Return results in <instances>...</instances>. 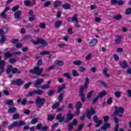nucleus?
<instances>
[{"label": "nucleus", "instance_id": "nucleus-18", "mask_svg": "<svg viewBox=\"0 0 131 131\" xmlns=\"http://www.w3.org/2000/svg\"><path fill=\"white\" fill-rule=\"evenodd\" d=\"M119 64L121 66L122 68H123V69H125L128 67V65H127V63H126V61H120Z\"/></svg>", "mask_w": 131, "mask_h": 131}, {"label": "nucleus", "instance_id": "nucleus-17", "mask_svg": "<svg viewBox=\"0 0 131 131\" xmlns=\"http://www.w3.org/2000/svg\"><path fill=\"white\" fill-rule=\"evenodd\" d=\"M97 43H98V39L97 38H93L89 42V45L90 47H95Z\"/></svg>", "mask_w": 131, "mask_h": 131}, {"label": "nucleus", "instance_id": "nucleus-62", "mask_svg": "<svg viewBox=\"0 0 131 131\" xmlns=\"http://www.w3.org/2000/svg\"><path fill=\"white\" fill-rule=\"evenodd\" d=\"M24 113L26 115H29L30 114V110H24Z\"/></svg>", "mask_w": 131, "mask_h": 131}, {"label": "nucleus", "instance_id": "nucleus-39", "mask_svg": "<svg viewBox=\"0 0 131 131\" xmlns=\"http://www.w3.org/2000/svg\"><path fill=\"white\" fill-rule=\"evenodd\" d=\"M62 86H59L58 88V91H57V93L58 94H59L60 92H62V91L63 90H64V89L65 88V84H62Z\"/></svg>", "mask_w": 131, "mask_h": 131}, {"label": "nucleus", "instance_id": "nucleus-31", "mask_svg": "<svg viewBox=\"0 0 131 131\" xmlns=\"http://www.w3.org/2000/svg\"><path fill=\"white\" fill-rule=\"evenodd\" d=\"M55 64L58 65V66H63V65H64V61L57 60L55 61Z\"/></svg>", "mask_w": 131, "mask_h": 131}, {"label": "nucleus", "instance_id": "nucleus-3", "mask_svg": "<svg viewBox=\"0 0 131 131\" xmlns=\"http://www.w3.org/2000/svg\"><path fill=\"white\" fill-rule=\"evenodd\" d=\"M36 103V108L37 109H39L41 108L45 103H46V99L45 98H40L39 97H37L35 100Z\"/></svg>", "mask_w": 131, "mask_h": 131}, {"label": "nucleus", "instance_id": "nucleus-35", "mask_svg": "<svg viewBox=\"0 0 131 131\" xmlns=\"http://www.w3.org/2000/svg\"><path fill=\"white\" fill-rule=\"evenodd\" d=\"M82 106V104H81V102L78 101L76 103V109H80Z\"/></svg>", "mask_w": 131, "mask_h": 131}, {"label": "nucleus", "instance_id": "nucleus-42", "mask_svg": "<svg viewBox=\"0 0 131 131\" xmlns=\"http://www.w3.org/2000/svg\"><path fill=\"white\" fill-rule=\"evenodd\" d=\"M107 93H106V91H103L102 92H101L99 94H98V98H103V97H104V96H105V95Z\"/></svg>", "mask_w": 131, "mask_h": 131}, {"label": "nucleus", "instance_id": "nucleus-24", "mask_svg": "<svg viewBox=\"0 0 131 131\" xmlns=\"http://www.w3.org/2000/svg\"><path fill=\"white\" fill-rule=\"evenodd\" d=\"M107 71L108 69L107 68H104L103 69L102 74H103V75H104V76H105V77H110V75L108 73H107Z\"/></svg>", "mask_w": 131, "mask_h": 131}, {"label": "nucleus", "instance_id": "nucleus-57", "mask_svg": "<svg viewBox=\"0 0 131 131\" xmlns=\"http://www.w3.org/2000/svg\"><path fill=\"white\" fill-rule=\"evenodd\" d=\"M19 5H16V6L13 7L12 8L13 12H16V11H17V10L19 9Z\"/></svg>", "mask_w": 131, "mask_h": 131}, {"label": "nucleus", "instance_id": "nucleus-51", "mask_svg": "<svg viewBox=\"0 0 131 131\" xmlns=\"http://www.w3.org/2000/svg\"><path fill=\"white\" fill-rule=\"evenodd\" d=\"M72 74L73 76L75 77L78 76L79 75V74L77 73V71H76V70H73Z\"/></svg>", "mask_w": 131, "mask_h": 131}, {"label": "nucleus", "instance_id": "nucleus-49", "mask_svg": "<svg viewBox=\"0 0 131 131\" xmlns=\"http://www.w3.org/2000/svg\"><path fill=\"white\" fill-rule=\"evenodd\" d=\"M63 97H64V95L63 94V93H60L58 97V101L59 102H62V101H63Z\"/></svg>", "mask_w": 131, "mask_h": 131}, {"label": "nucleus", "instance_id": "nucleus-48", "mask_svg": "<svg viewBox=\"0 0 131 131\" xmlns=\"http://www.w3.org/2000/svg\"><path fill=\"white\" fill-rule=\"evenodd\" d=\"M40 54L42 56H45V55H50V54H51V52H50V51H45L40 52Z\"/></svg>", "mask_w": 131, "mask_h": 131}, {"label": "nucleus", "instance_id": "nucleus-58", "mask_svg": "<svg viewBox=\"0 0 131 131\" xmlns=\"http://www.w3.org/2000/svg\"><path fill=\"white\" fill-rule=\"evenodd\" d=\"M109 116H105L103 117V120L104 122H108V120H109Z\"/></svg>", "mask_w": 131, "mask_h": 131}, {"label": "nucleus", "instance_id": "nucleus-30", "mask_svg": "<svg viewBox=\"0 0 131 131\" xmlns=\"http://www.w3.org/2000/svg\"><path fill=\"white\" fill-rule=\"evenodd\" d=\"M12 73L13 74H15V73H17L18 74H19V73H21V72L19 70V69L17 68H14L11 71Z\"/></svg>", "mask_w": 131, "mask_h": 131}, {"label": "nucleus", "instance_id": "nucleus-63", "mask_svg": "<svg viewBox=\"0 0 131 131\" xmlns=\"http://www.w3.org/2000/svg\"><path fill=\"white\" fill-rule=\"evenodd\" d=\"M130 13H131V8H127L126 10V14L127 15H130Z\"/></svg>", "mask_w": 131, "mask_h": 131}, {"label": "nucleus", "instance_id": "nucleus-14", "mask_svg": "<svg viewBox=\"0 0 131 131\" xmlns=\"http://www.w3.org/2000/svg\"><path fill=\"white\" fill-rule=\"evenodd\" d=\"M56 119L59 120V122H63L65 119V115L62 116V114L59 113L56 116Z\"/></svg>", "mask_w": 131, "mask_h": 131}, {"label": "nucleus", "instance_id": "nucleus-45", "mask_svg": "<svg viewBox=\"0 0 131 131\" xmlns=\"http://www.w3.org/2000/svg\"><path fill=\"white\" fill-rule=\"evenodd\" d=\"M114 95L117 98H120L121 96V92L119 91H116L114 93Z\"/></svg>", "mask_w": 131, "mask_h": 131}, {"label": "nucleus", "instance_id": "nucleus-60", "mask_svg": "<svg viewBox=\"0 0 131 131\" xmlns=\"http://www.w3.org/2000/svg\"><path fill=\"white\" fill-rule=\"evenodd\" d=\"M54 93H55V90H49L48 93V96H53L54 95Z\"/></svg>", "mask_w": 131, "mask_h": 131}, {"label": "nucleus", "instance_id": "nucleus-56", "mask_svg": "<svg viewBox=\"0 0 131 131\" xmlns=\"http://www.w3.org/2000/svg\"><path fill=\"white\" fill-rule=\"evenodd\" d=\"M30 84H31V82H29L27 84H25L24 86V89H28V88L30 86Z\"/></svg>", "mask_w": 131, "mask_h": 131}, {"label": "nucleus", "instance_id": "nucleus-19", "mask_svg": "<svg viewBox=\"0 0 131 131\" xmlns=\"http://www.w3.org/2000/svg\"><path fill=\"white\" fill-rule=\"evenodd\" d=\"M71 111H69L68 112V114H67V118L69 120H72V119H73V117H74V114H71Z\"/></svg>", "mask_w": 131, "mask_h": 131}, {"label": "nucleus", "instance_id": "nucleus-32", "mask_svg": "<svg viewBox=\"0 0 131 131\" xmlns=\"http://www.w3.org/2000/svg\"><path fill=\"white\" fill-rule=\"evenodd\" d=\"M12 56H13V54H12V53H11L10 52H7L6 53H5V57L4 58H11V57H12Z\"/></svg>", "mask_w": 131, "mask_h": 131}, {"label": "nucleus", "instance_id": "nucleus-47", "mask_svg": "<svg viewBox=\"0 0 131 131\" xmlns=\"http://www.w3.org/2000/svg\"><path fill=\"white\" fill-rule=\"evenodd\" d=\"M6 105H9L10 106H13V100L11 99L9 101H6L5 102Z\"/></svg>", "mask_w": 131, "mask_h": 131}, {"label": "nucleus", "instance_id": "nucleus-4", "mask_svg": "<svg viewBox=\"0 0 131 131\" xmlns=\"http://www.w3.org/2000/svg\"><path fill=\"white\" fill-rule=\"evenodd\" d=\"M123 113H124V108L122 107H115V112L114 114L116 116H118V117H122L123 116Z\"/></svg>", "mask_w": 131, "mask_h": 131}, {"label": "nucleus", "instance_id": "nucleus-53", "mask_svg": "<svg viewBox=\"0 0 131 131\" xmlns=\"http://www.w3.org/2000/svg\"><path fill=\"white\" fill-rule=\"evenodd\" d=\"M117 4L118 6H123V5H124V1L123 0L118 1Z\"/></svg>", "mask_w": 131, "mask_h": 131}, {"label": "nucleus", "instance_id": "nucleus-12", "mask_svg": "<svg viewBox=\"0 0 131 131\" xmlns=\"http://www.w3.org/2000/svg\"><path fill=\"white\" fill-rule=\"evenodd\" d=\"M114 120L115 121V123H116L114 128V131H118V129H119V124H118V122H119V119L115 117L114 118Z\"/></svg>", "mask_w": 131, "mask_h": 131}, {"label": "nucleus", "instance_id": "nucleus-59", "mask_svg": "<svg viewBox=\"0 0 131 131\" xmlns=\"http://www.w3.org/2000/svg\"><path fill=\"white\" fill-rule=\"evenodd\" d=\"M86 60H88L89 61V60H91L92 59V53H89L85 57Z\"/></svg>", "mask_w": 131, "mask_h": 131}, {"label": "nucleus", "instance_id": "nucleus-15", "mask_svg": "<svg viewBox=\"0 0 131 131\" xmlns=\"http://www.w3.org/2000/svg\"><path fill=\"white\" fill-rule=\"evenodd\" d=\"M8 31H9V28L6 26H4L2 29H0V35L8 33Z\"/></svg>", "mask_w": 131, "mask_h": 131}, {"label": "nucleus", "instance_id": "nucleus-61", "mask_svg": "<svg viewBox=\"0 0 131 131\" xmlns=\"http://www.w3.org/2000/svg\"><path fill=\"white\" fill-rule=\"evenodd\" d=\"M41 126H42V125L41 123L38 124L36 125V129H38V130H39L41 129Z\"/></svg>", "mask_w": 131, "mask_h": 131}, {"label": "nucleus", "instance_id": "nucleus-29", "mask_svg": "<svg viewBox=\"0 0 131 131\" xmlns=\"http://www.w3.org/2000/svg\"><path fill=\"white\" fill-rule=\"evenodd\" d=\"M6 40H7L6 37L4 35H2L1 38L0 39V45H3V43H5V42H6Z\"/></svg>", "mask_w": 131, "mask_h": 131}, {"label": "nucleus", "instance_id": "nucleus-38", "mask_svg": "<svg viewBox=\"0 0 131 131\" xmlns=\"http://www.w3.org/2000/svg\"><path fill=\"white\" fill-rule=\"evenodd\" d=\"M60 106V102H56L54 104H53L52 106V109H57V108H58V107H59Z\"/></svg>", "mask_w": 131, "mask_h": 131}, {"label": "nucleus", "instance_id": "nucleus-41", "mask_svg": "<svg viewBox=\"0 0 131 131\" xmlns=\"http://www.w3.org/2000/svg\"><path fill=\"white\" fill-rule=\"evenodd\" d=\"M34 95H35V90L29 92L28 93L27 97H32V96H34Z\"/></svg>", "mask_w": 131, "mask_h": 131}, {"label": "nucleus", "instance_id": "nucleus-5", "mask_svg": "<svg viewBox=\"0 0 131 131\" xmlns=\"http://www.w3.org/2000/svg\"><path fill=\"white\" fill-rule=\"evenodd\" d=\"M42 71H43V69L39 68V67L37 66L34 68L33 69L30 70L29 72L30 73H32L33 74H36V75H40L42 73Z\"/></svg>", "mask_w": 131, "mask_h": 131}, {"label": "nucleus", "instance_id": "nucleus-8", "mask_svg": "<svg viewBox=\"0 0 131 131\" xmlns=\"http://www.w3.org/2000/svg\"><path fill=\"white\" fill-rule=\"evenodd\" d=\"M43 82V78H39L35 80V83L34 84V88L36 89H40L41 85V83Z\"/></svg>", "mask_w": 131, "mask_h": 131}, {"label": "nucleus", "instance_id": "nucleus-44", "mask_svg": "<svg viewBox=\"0 0 131 131\" xmlns=\"http://www.w3.org/2000/svg\"><path fill=\"white\" fill-rule=\"evenodd\" d=\"M35 94L36 95H42V94H43V91H42V90H35Z\"/></svg>", "mask_w": 131, "mask_h": 131}, {"label": "nucleus", "instance_id": "nucleus-34", "mask_svg": "<svg viewBox=\"0 0 131 131\" xmlns=\"http://www.w3.org/2000/svg\"><path fill=\"white\" fill-rule=\"evenodd\" d=\"M60 25H62V21L58 20L55 23L54 26L56 28H58V27H60Z\"/></svg>", "mask_w": 131, "mask_h": 131}, {"label": "nucleus", "instance_id": "nucleus-37", "mask_svg": "<svg viewBox=\"0 0 131 131\" xmlns=\"http://www.w3.org/2000/svg\"><path fill=\"white\" fill-rule=\"evenodd\" d=\"M72 22H78V19L77 18V14H75L74 16L72 17Z\"/></svg>", "mask_w": 131, "mask_h": 131}, {"label": "nucleus", "instance_id": "nucleus-23", "mask_svg": "<svg viewBox=\"0 0 131 131\" xmlns=\"http://www.w3.org/2000/svg\"><path fill=\"white\" fill-rule=\"evenodd\" d=\"M16 111H17V108L15 107H10L8 110V113H10V114H12V113H15Z\"/></svg>", "mask_w": 131, "mask_h": 131}, {"label": "nucleus", "instance_id": "nucleus-43", "mask_svg": "<svg viewBox=\"0 0 131 131\" xmlns=\"http://www.w3.org/2000/svg\"><path fill=\"white\" fill-rule=\"evenodd\" d=\"M12 68H13V66L11 65L8 66L6 70V73H10L11 72H12Z\"/></svg>", "mask_w": 131, "mask_h": 131}, {"label": "nucleus", "instance_id": "nucleus-27", "mask_svg": "<svg viewBox=\"0 0 131 131\" xmlns=\"http://www.w3.org/2000/svg\"><path fill=\"white\" fill-rule=\"evenodd\" d=\"M47 119L49 121H52L55 119V115L49 114L47 116Z\"/></svg>", "mask_w": 131, "mask_h": 131}, {"label": "nucleus", "instance_id": "nucleus-6", "mask_svg": "<svg viewBox=\"0 0 131 131\" xmlns=\"http://www.w3.org/2000/svg\"><path fill=\"white\" fill-rule=\"evenodd\" d=\"M24 81L22 80L21 79H16L15 80H13L11 81V84L14 85H17V86H21L24 84Z\"/></svg>", "mask_w": 131, "mask_h": 131}, {"label": "nucleus", "instance_id": "nucleus-2", "mask_svg": "<svg viewBox=\"0 0 131 131\" xmlns=\"http://www.w3.org/2000/svg\"><path fill=\"white\" fill-rule=\"evenodd\" d=\"M22 125H26V122L20 120L19 121H14L8 126V129H13V128L20 127V126H22Z\"/></svg>", "mask_w": 131, "mask_h": 131}, {"label": "nucleus", "instance_id": "nucleus-28", "mask_svg": "<svg viewBox=\"0 0 131 131\" xmlns=\"http://www.w3.org/2000/svg\"><path fill=\"white\" fill-rule=\"evenodd\" d=\"M38 41H39V43H40V45H43L44 46H48V43H47V41H46V40L41 38H38Z\"/></svg>", "mask_w": 131, "mask_h": 131}, {"label": "nucleus", "instance_id": "nucleus-7", "mask_svg": "<svg viewBox=\"0 0 131 131\" xmlns=\"http://www.w3.org/2000/svg\"><path fill=\"white\" fill-rule=\"evenodd\" d=\"M2 56L0 55V75H2L5 71V66H6V61L2 60Z\"/></svg>", "mask_w": 131, "mask_h": 131}, {"label": "nucleus", "instance_id": "nucleus-54", "mask_svg": "<svg viewBox=\"0 0 131 131\" xmlns=\"http://www.w3.org/2000/svg\"><path fill=\"white\" fill-rule=\"evenodd\" d=\"M85 70H86V69H85V68L84 67H80L79 69V71L80 72H84V71H85Z\"/></svg>", "mask_w": 131, "mask_h": 131}, {"label": "nucleus", "instance_id": "nucleus-50", "mask_svg": "<svg viewBox=\"0 0 131 131\" xmlns=\"http://www.w3.org/2000/svg\"><path fill=\"white\" fill-rule=\"evenodd\" d=\"M121 18H122V16L120 14H118L114 17V18H115V20H120Z\"/></svg>", "mask_w": 131, "mask_h": 131}, {"label": "nucleus", "instance_id": "nucleus-26", "mask_svg": "<svg viewBox=\"0 0 131 131\" xmlns=\"http://www.w3.org/2000/svg\"><path fill=\"white\" fill-rule=\"evenodd\" d=\"M120 42H121V36H118L115 40V45H119Z\"/></svg>", "mask_w": 131, "mask_h": 131}, {"label": "nucleus", "instance_id": "nucleus-33", "mask_svg": "<svg viewBox=\"0 0 131 131\" xmlns=\"http://www.w3.org/2000/svg\"><path fill=\"white\" fill-rule=\"evenodd\" d=\"M19 118H20V115L18 113L14 114L12 117V119H13V120L19 119Z\"/></svg>", "mask_w": 131, "mask_h": 131}, {"label": "nucleus", "instance_id": "nucleus-21", "mask_svg": "<svg viewBox=\"0 0 131 131\" xmlns=\"http://www.w3.org/2000/svg\"><path fill=\"white\" fill-rule=\"evenodd\" d=\"M21 14H22V12L20 10H18L14 13V18L15 19L20 18V16H21Z\"/></svg>", "mask_w": 131, "mask_h": 131}, {"label": "nucleus", "instance_id": "nucleus-36", "mask_svg": "<svg viewBox=\"0 0 131 131\" xmlns=\"http://www.w3.org/2000/svg\"><path fill=\"white\" fill-rule=\"evenodd\" d=\"M94 93H95V91L94 90H92L90 92H89L87 94V98L91 99V98H92V96L93 94H94Z\"/></svg>", "mask_w": 131, "mask_h": 131}, {"label": "nucleus", "instance_id": "nucleus-10", "mask_svg": "<svg viewBox=\"0 0 131 131\" xmlns=\"http://www.w3.org/2000/svg\"><path fill=\"white\" fill-rule=\"evenodd\" d=\"M77 125V121L76 119H74L72 123H70L68 127V129L69 131H71L73 129V126Z\"/></svg>", "mask_w": 131, "mask_h": 131}, {"label": "nucleus", "instance_id": "nucleus-22", "mask_svg": "<svg viewBox=\"0 0 131 131\" xmlns=\"http://www.w3.org/2000/svg\"><path fill=\"white\" fill-rule=\"evenodd\" d=\"M62 8L64 10H69L71 9V5L69 3H66L61 6Z\"/></svg>", "mask_w": 131, "mask_h": 131}, {"label": "nucleus", "instance_id": "nucleus-64", "mask_svg": "<svg viewBox=\"0 0 131 131\" xmlns=\"http://www.w3.org/2000/svg\"><path fill=\"white\" fill-rule=\"evenodd\" d=\"M39 27L40 28H46V24L45 23H40L39 24Z\"/></svg>", "mask_w": 131, "mask_h": 131}, {"label": "nucleus", "instance_id": "nucleus-11", "mask_svg": "<svg viewBox=\"0 0 131 131\" xmlns=\"http://www.w3.org/2000/svg\"><path fill=\"white\" fill-rule=\"evenodd\" d=\"M98 120H99V119H98V116L97 115L94 116L93 121H94L95 123H97V124H96L95 125L96 127L100 126V125L101 124L102 122H103V120H99V122L98 121Z\"/></svg>", "mask_w": 131, "mask_h": 131}, {"label": "nucleus", "instance_id": "nucleus-16", "mask_svg": "<svg viewBox=\"0 0 131 131\" xmlns=\"http://www.w3.org/2000/svg\"><path fill=\"white\" fill-rule=\"evenodd\" d=\"M52 83V81H47V84H43L41 85L40 89H42V90H47L48 89H50L51 88V86L50 84Z\"/></svg>", "mask_w": 131, "mask_h": 131}, {"label": "nucleus", "instance_id": "nucleus-20", "mask_svg": "<svg viewBox=\"0 0 131 131\" xmlns=\"http://www.w3.org/2000/svg\"><path fill=\"white\" fill-rule=\"evenodd\" d=\"M110 126H111V124H110V123H106L104 124L103 126L101 127V129L102 130H106V129H107V128H109Z\"/></svg>", "mask_w": 131, "mask_h": 131}, {"label": "nucleus", "instance_id": "nucleus-55", "mask_svg": "<svg viewBox=\"0 0 131 131\" xmlns=\"http://www.w3.org/2000/svg\"><path fill=\"white\" fill-rule=\"evenodd\" d=\"M63 76L67 77L68 79H71V76H70V75L68 73H64L63 74Z\"/></svg>", "mask_w": 131, "mask_h": 131}, {"label": "nucleus", "instance_id": "nucleus-1", "mask_svg": "<svg viewBox=\"0 0 131 131\" xmlns=\"http://www.w3.org/2000/svg\"><path fill=\"white\" fill-rule=\"evenodd\" d=\"M89 84H90V79L88 77H86L85 79V82L83 86H81L79 91V96L81 97L82 102L85 101V95H84V90H86L89 88Z\"/></svg>", "mask_w": 131, "mask_h": 131}, {"label": "nucleus", "instance_id": "nucleus-9", "mask_svg": "<svg viewBox=\"0 0 131 131\" xmlns=\"http://www.w3.org/2000/svg\"><path fill=\"white\" fill-rule=\"evenodd\" d=\"M86 117L88 119H91V115L96 114V111L94 110V107L91 108V110H88L86 112Z\"/></svg>", "mask_w": 131, "mask_h": 131}, {"label": "nucleus", "instance_id": "nucleus-25", "mask_svg": "<svg viewBox=\"0 0 131 131\" xmlns=\"http://www.w3.org/2000/svg\"><path fill=\"white\" fill-rule=\"evenodd\" d=\"M60 6H62V2L60 1H56L54 2V8H58V7H60Z\"/></svg>", "mask_w": 131, "mask_h": 131}, {"label": "nucleus", "instance_id": "nucleus-40", "mask_svg": "<svg viewBox=\"0 0 131 131\" xmlns=\"http://www.w3.org/2000/svg\"><path fill=\"white\" fill-rule=\"evenodd\" d=\"M73 64H74V65L80 66L82 64V61L80 60L74 61H73Z\"/></svg>", "mask_w": 131, "mask_h": 131}, {"label": "nucleus", "instance_id": "nucleus-52", "mask_svg": "<svg viewBox=\"0 0 131 131\" xmlns=\"http://www.w3.org/2000/svg\"><path fill=\"white\" fill-rule=\"evenodd\" d=\"M113 101L112 97H110L107 101H106V103L108 104V105H110L111 104H112V102Z\"/></svg>", "mask_w": 131, "mask_h": 131}, {"label": "nucleus", "instance_id": "nucleus-13", "mask_svg": "<svg viewBox=\"0 0 131 131\" xmlns=\"http://www.w3.org/2000/svg\"><path fill=\"white\" fill-rule=\"evenodd\" d=\"M24 4L27 7H31L32 6H34V5H35L36 2H35V1L33 0L32 3H31V2H30L29 0H26V1H24Z\"/></svg>", "mask_w": 131, "mask_h": 131}, {"label": "nucleus", "instance_id": "nucleus-46", "mask_svg": "<svg viewBox=\"0 0 131 131\" xmlns=\"http://www.w3.org/2000/svg\"><path fill=\"white\" fill-rule=\"evenodd\" d=\"M37 121H38V119L37 118H34L31 120V124H36Z\"/></svg>", "mask_w": 131, "mask_h": 131}]
</instances>
